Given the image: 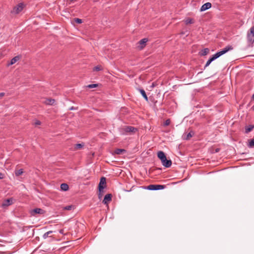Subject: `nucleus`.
<instances>
[{
	"instance_id": "7",
	"label": "nucleus",
	"mask_w": 254,
	"mask_h": 254,
	"mask_svg": "<svg viewBox=\"0 0 254 254\" xmlns=\"http://www.w3.org/2000/svg\"><path fill=\"white\" fill-rule=\"evenodd\" d=\"M44 212H45L44 210H43L42 209L36 208H35V209L31 210L30 214H31V215L35 216V215L36 214H44Z\"/></svg>"
},
{
	"instance_id": "28",
	"label": "nucleus",
	"mask_w": 254,
	"mask_h": 254,
	"mask_svg": "<svg viewBox=\"0 0 254 254\" xmlns=\"http://www.w3.org/2000/svg\"><path fill=\"white\" fill-rule=\"evenodd\" d=\"M171 121L170 119H167L165 121V122L164 123V126H168L170 124Z\"/></svg>"
},
{
	"instance_id": "9",
	"label": "nucleus",
	"mask_w": 254,
	"mask_h": 254,
	"mask_svg": "<svg viewBox=\"0 0 254 254\" xmlns=\"http://www.w3.org/2000/svg\"><path fill=\"white\" fill-rule=\"evenodd\" d=\"M13 198H9L4 200L2 204V207H6L11 205L13 203Z\"/></svg>"
},
{
	"instance_id": "15",
	"label": "nucleus",
	"mask_w": 254,
	"mask_h": 254,
	"mask_svg": "<svg viewBox=\"0 0 254 254\" xmlns=\"http://www.w3.org/2000/svg\"><path fill=\"white\" fill-rule=\"evenodd\" d=\"M84 145V144L83 143L76 144L74 145V150H77L82 149Z\"/></svg>"
},
{
	"instance_id": "12",
	"label": "nucleus",
	"mask_w": 254,
	"mask_h": 254,
	"mask_svg": "<svg viewBox=\"0 0 254 254\" xmlns=\"http://www.w3.org/2000/svg\"><path fill=\"white\" fill-rule=\"evenodd\" d=\"M161 162L162 165L166 168L170 167L172 165L171 160L170 159L168 160L167 158L165 159V161H162Z\"/></svg>"
},
{
	"instance_id": "27",
	"label": "nucleus",
	"mask_w": 254,
	"mask_h": 254,
	"mask_svg": "<svg viewBox=\"0 0 254 254\" xmlns=\"http://www.w3.org/2000/svg\"><path fill=\"white\" fill-rule=\"evenodd\" d=\"M194 134V132L193 131H190L187 135L186 139L188 140L190 137H191Z\"/></svg>"
},
{
	"instance_id": "18",
	"label": "nucleus",
	"mask_w": 254,
	"mask_h": 254,
	"mask_svg": "<svg viewBox=\"0 0 254 254\" xmlns=\"http://www.w3.org/2000/svg\"><path fill=\"white\" fill-rule=\"evenodd\" d=\"M248 146L249 148H254V138L252 139L248 140Z\"/></svg>"
},
{
	"instance_id": "4",
	"label": "nucleus",
	"mask_w": 254,
	"mask_h": 254,
	"mask_svg": "<svg viewBox=\"0 0 254 254\" xmlns=\"http://www.w3.org/2000/svg\"><path fill=\"white\" fill-rule=\"evenodd\" d=\"M24 8V4L22 3H19L13 8L11 13L14 14H17L22 11Z\"/></svg>"
},
{
	"instance_id": "16",
	"label": "nucleus",
	"mask_w": 254,
	"mask_h": 254,
	"mask_svg": "<svg viewBox=\"0 0 254 254\" xmlns=\"http://www.w3.org/2000/svg\"><path fill=\"white\" fill-rule=\"evenodd\" d=\"M138 90L139 91L140 93L142 95V96L143 97V98L145 99L146 101H148V97L147 96L146 94L145 91L143 89H139Z\"/></svg>"
},
{
	"instance_id": "23",
	"label": "nucleus",
	"mask_w": 254,
	"mask_h": 254,
	"mask_svg": "<svg viewBox=\"0 0 254 254\" xmlns=\"http://www.w3.org/2000/svg\"><path fill=\"white\" fill-rule=\"evenodd\" d=\"M185 23L186 24H192L194 23V20L192 18H189L186 19Z\"/></svg>"
},
{
	"instance_id": "19",
	"label": "nucleus",
	"mask_w": 254,
	"mask_h": 254,
	"mask_svg": "<svg viewBox=\"0 0 254 254\" xmlns=\"http://www.w3.org/2000/svg\"><path fill=\"white\" fill-rule=\"evenodd\" d=\"M61 189L62 190L66 191L68 190L69 187L67 184L63 183L61 185Z\"/></svg>"
},
{
	"instance_id": "37",
	"label": "nucleus",
	"mask_w": 254,
	"mask_h": 254,
	"mask_svg": "<svg viewBox=\"0 0 254 254\" xmlns=\"http://www.w3.org/2000/svg\"><path fill=\"white\" fill-rule=\"evenodd\" d=\"M252 99L254 100V94L252 96Z\"/></svg>"
},
{
	"instance_id": "36",
	"label": "nucleus",
	"mask_w": 254,
	"mask_h": 254,
	"mask_svg": "<svg viewBox=\"0 0 254 254\" xmlns=\"http://www.w3.org/2000/svg\"><path fill=\"white\" fill-rule=\"evenodd\" d=\"M252 109L253 111H254V105L252 106Z\"/></svg>"
},
{
	"instance_id": "21",
	"label": "nucleus",
	"mask_w": 254,
	"mask_h": 254,
	"mask_svg": "<svg viewBox=\"0 0 254 254\" xmlns=\"http://www.w3.org/2000/svg\"><path fill=\"white\" fill-rule=\"evenodd\" d=\"M23 173V170L22 169H20L15 171V175L16 176H19Z\"/></svg>"
},
{
	"instance_id": "14",
	"label": "nucleus",
	"mask_w": 254,
	"mask_h": 254,
	"mask_svg": "<svg viewBox=\"0 0 254 254\" xmlns=\"http://www.w3.org/2000/svg\"><path fill=\"white\" fill-rule=\"evenodd\" d=\"M157 156L161 161H165V159L166 158L165 154L162 151H160L157 153Z\"/></svg>"
},
{
	"instance_id": "5",
	"label": "nucleus",
	"mask_w": 254,
	"mask_h": 254,
	"mask_svg": "<svg viewBox=\"0 0 254 254\" xmlns=\"http://www.w3.org/2000/svg\"><path fill=\"white\" fill-rule=\"evenodd\" d=\"M165 188V185H150L147 187V189L149 190H156L164 189Z\"/></svg>"
},
{
	"instance_id": "22",
	"label": "nucleus",
	"mask_w": 254,
	"mask_h": 254,
	"mask_svg": "<svg viewBox=\"0 0 254 254\" xmlns=\"http://www.w3.org/2000/svg\"><path fill=\"white\" fill-rule=\"evenodd\" d=\"M19 58L18 56L14 57L11 60L10 64L12 65L15 64L19 60Z\"/></svg>"
},
{
	"instance_id": "33",
	"label": "nucleus",
	"mask_w": 254,
	"mask_h": 254,
	"mask_svg": "<svg viewBox=\"0 0 254 254\" xmlns=\"http://www.w3.org/2000/svg\"><path fill=\"white\" fill-rule=\"evenodd\" d=\"M3 178V174L1 173H0V179H2Z\"/></svg>"
},
{
	"instance_id": "13",
	"label": "nucleus",
	"mask_w": 254,
	"mask_h": 254,
	"mask_svg": "<svg viewBox=\"0 0 254 254\" xmlns=\"http://www.w3.org/2000/svg\"><path fill=\"white\" fill-rule=\"evenodd\" d=\"M112 200V194H106L103 200V203L104 204H108V203L111 201Z\"/></svg>"
},
{
	"instance_id": "29",
	"label": "nucleus",
	"mask_w": 254,
	"mask_h": 254,
	"mask_svg": "<svg viewBox=\"0 0 254 254\" xmlns=\"http://www.w3.org/2000/svg\"><path fill=\"white\" fill-rule=\"evenodd\" d=\"M72 205H67L64 207V209L66 210H70L72 209Z\"/></svg>"
},
{
	"instance_id": "25",
	"label": "nucleus",
	"mask_w": 254,
	"mask_h": 254,
	"mask_svg": "<svg viewBox=\"0 0 254 254\" xmlns=\"http://www.w3.org/2000/svg\"><path fill=\"white\" fill-rule=\"evenodd\" d=\"M52 233H53V231H48V232H47L45 233L43 235V238H44V239H46V238H47L49 237V235H50V234H51Z\"/></svg>"
},
{
	"instance_id": "3",
	"label": "nucleus",
	"mask_w": 254,
	"mask_h": 254,
	"mask_svg": "<svg viewBox=\"0 0 254 254\" xmlns=\"http://www.w3.org/2000/svg\"><path fill=\"white\" fill-rule=\"evenodd\" d=\"M247 38L249 44H252L254 42V26L252 27L250 32L247 33Z\"/></svg>"
},
{
	"instance_id": "6",
	"label": "nucleus",
	"mask_w": 254,
	"mask_h": 254,
	"mask_svg": "<svg viewBox=\"0 0 254 254\" xmlns=\"http://www.w3.org/2000/svg\"><path fill=\"white\" fill-rule=\"evenodd\" d=\"M106 178L103 177L100 179V183L98 186V189L100 193L102 191H103V190L106 187Z\"/></svg>"
},
{
	"instance_id": "31",
	"label": "nucleus",
	"mask_w": 254,
	"mask_h": 254,
	"mask_svg": "<svg viewBox=\"0 0 254 254\" xmlns=\"http://www.w3.org/2000/svg\"><path fill=\"white\" fill-rule=\"evenodd\" d=\"M102 69L100 66H96L94 68V70L95 71H99L101 70Z\"/></svg>"
},
{
	"instance_id": "30",
	"label": "nucleus",
	"mask_w": 254,
	"mask_h": 254,
	"mask_svg": "<svg viewBox=\"0 0 254 254\" xmlns=\"http://www.w3.org/2000/svg\"><path fill=\"white\" fill-rule=\"evenodd\" d=\"M74 21L77 23H81L82 22V21L81 19H79V18H76L74 19Z\"/></svg>"
},
{
	"instance_id": "17",
	"label": "nucleus",
	"mask_w": 254,
	"mask_h": 254,
	"mask_svg": "<svg viewBox=\"0 0 254 254\" xmlns=\"http://www.w3.org/2000/svg\"><path fill=\"white\" fill-rule=\"evenodd\" d=\"M254 128V125H249V126L246 127V128H245V132L246 133L250 132V131L253 130Z\"/></svg>"
},
{
	"instance_id": "2",
	"label": "nucleus",
	"mask_w": 254,
	"mask_h": 254,
	"mask_svg": "<svg viewBox=\"0 0 254 254\" xmlns=\"http://www.w3.org/2000/svg\"><path fill=\"white\" fill-rule=\"evenodd\" d=\"M137 131V128L132 126H125L120 129L121 134L126 135L127 133H134Z\"/></svg>"
},
{
	"instance_id": "8",
	"label": "nucleus",
	"mask_w": 254,
	"mask_h": 254,
	"mask_svg": "<svg viewBox=\"0 0 254 254\" xmlns=\"http://www.w3.org/2000/svg\"><path fill=\"white\" fill-rule=\"evenodd\" d=\"M148 41V40L147 38H143L138 42V44L139 45L138 47L140 50L143 49L145 47Z\"/></svg>"
},
{
	"instance_id": "1",
	"label": "nucleus",
	"mask_w": 254,
	"mask_h": 254,
	"mask_svg": "<svg viewBox=\"0 0 254 254\" xmlns=\"http://www.w3.org/2000/svg\"><path fill=\"white\" fill-rule=\"evenodd\" d=\"M233 49V47L230 45H228L226 47H225L223 49H222L221 51H219L217 52L216 54L213 55L212 57H211L206 62L204 68H206L212 62H213L215 59H217L221 56L223 55V54L226 53L227 52H228L230 50H231Z\"/></svg>"
},
{
	"instance_id": "26",
	"label": "nucleus",
	"mask_w": 254,
	"mask_h": 254,
	"mask_svg": "<svg viewBox=\"0 0 254 254\" xmlns=\"http://www.w3.org/2000/svg\"><path fill=\"white\" fill-rule=\"evenodd\" d=\"M98 86V84H91L88 85L86 87L88 88H96Z\"/></svg>"
},
{
	"instance_id": "20",
	"label": "nucleus",
	"mask_w": 254,
	"mask_h": 254,
	"mask_svg": "<svg viewBox=\"0 0 254 254\" xmlns=\"http://www.w3.org/2000/svg\"><path fill=\"white\" fill-rule=\"evenodd\" d=\"M126 152V150L124 149H117L115 150V153L116 154H122Z\"/></svg>"
},
{
	"instance_id": "10",
	"label": "nucleus",
	"mask_w": 254,
	"mask_h": 254,
	"mask_svg": "<svg viewBox=\"0 0 254 254\" xmlns=\"http://www.w3.org/2000/svg\"><path fill=\"white\" fill-rule=\"evenodd\" d=\"M211 7V3L210 2H206L203 4L200 8V11L206 10Z\"/></svg>"
},
{
	"instance_id": "11",
	"label": "nucleus",
	"mask_w": 254,
	"mask_h": 254,
	"mask_svg": "<svg viewBox=\"0 0 254 254\" xmlns=\"http://www.w3.org/2000/svg\"><path fill=\"white\" fill-rule=\"evenodd\" d=\"M55 103V100L52 98H47L43 101V103L47 105H53Z\"/></svg>"
},
{
	"instance_id": "24",
	"label": "nucleus",
	"mask_w": 254,
	"mask_h": 254,
	"mask_svg": "<svg viewBox=\"0 0 254 254\" xmlns=\"http://www.w3.org/2000/svg\"><path fill=\"white\" fill-rule=\"evenodd\" d=\"M209 49L208 48H205L202 50L201 55L205 56L208 54L209 53Z\"/></svg>"
},
{
	"instance_id": "35",
	"label": "nucleus",
	"mask_w": 254,
	"mask_h": 254,
	"mask_svg": "<svg viewBox=\"0 0 254 254\" xmlns=\"http://www.w3.org/2000/svg\"><path fill=\"white\" fill-rule=\"evenodd\" d=\"M215 151H216V152H219V148L216 149Z\"/></svg>"
},
{
	"instance_id": "34",
	"label": "nucleus",
	"mask_w": 254,
	"mask_h": 254,
	"mask_svg": "<svg viewBox=\"0 0 254 254\" xmlns=\"http://www.w3.org/2000/svg\"><path fill=\"white\" fill-rule=\"evenodd\" d=\"M4 93L3 92L0 93V97H3L4 95Z\"/></svg>"
},
{
	"instance_id": "32",
	"label": "nucleus",
	"mask_w": 254,
	"mask_h": 254,
	"mask_svg": "<svg viewBox=\"0 0 254 254\" xmlns=\"http://www.w3.org/2000/svg\"><path fill=\"white\" fill-rule=\"evenodd\" d=\"M41 124V122L40 121H39V120H37L35 122V125H40Z\"/></svg>"
}]
</instances>
